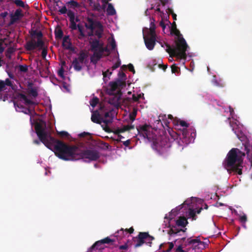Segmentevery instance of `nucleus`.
Here are the masks:
<instances>
[{
  "mask_svg": "<svg viewBox=\"0 0 252 252\" xmlns=\"http://www.w3.org/2000/svg\"><path fill=\"white\" fill-rule=\"evenodd\" d=\"M46 147L54 150L56 156L64 160H76L80 157L78 155V147L68 145L55 138H50V142Z\"/></svg>",
  "mask_w": 252,
  "mask_h": 252,
  "instance_id": "nucleus-1",
  "label": "nucleus"
},
{
  "mask_svg": "<svg viewBox=\"0 0 252 252\" xmlns=\"http://www.w3.org/2000/svg\"><path fill=\"white\" fill-rule=\"evenodd\" d=\"M178 131L175 132L173 129L169 128L168 129V133L171 137L172 142L177 143L175 140L180 138V139H184L187 137L188 135L187 129L185 128L182 129H177ZM154 145L156 147V150L160 155H167L168 149L172 146V141L166 136H162L160 137L159 141L154 142Z\"/></svg>",
  "mask_w": 252,
  "mask_h": 252,
  "instance_id": "nucleus-2",
  "label": "nucleus"
},
{
  "mask_svg": "<svg viewBox=\"0 0 252 252\" xmlns=\"http://www.w3.org/2000/svg\"><path fill=\"white\" fill-rule=\"evenodd\" d=\"M178 131L175 132L173 129L169 128L168 129V133L171 137L172 142L177 143L175 140L180 138V139H184L187 137L188 135L187 129L185 128L182 129H177ZM154 145L156 147V150L160 155H167L168 149L172 146V141L166 136H162L160 137L159 141L154 142Z\"/></svg>",
  "mask_w": 252,
  "mask_h": 252,
  "instance_id": "nucleus-3",
  "label": "nucleus"
},
{
  "mask_svg": "<svg viewBox=\"0 0 252 252\" xmlns=\"http://www.w3.org/2000/svg\"><path fill=\"white\" fill-rule=\"evenodd\" d=\"M246 153L238 148H232L228 153L224 161L225 168H229L232 171L241 175L243 168V159Z\"/></svg>",
  "mask_w": 252,
  "mask_h": 252,
  "instance_id": "nucleus-4",
  "label": "nucleus"
},
{
  "mask_svg": "<svg viewBox=\"0 0 252 252\" xmlns=\"http://www.w3.org/2000/svg\"><path fill=\"white\" fill-rule=\"evenodd\" d=\"M175 34L178 36V39L176 41V46L174 48H171L169 44L164 42V45L166 46V51L170 55V57H176L178 59H186V51L189 47L185 39L182 36L179 31L177 29Z\"/></svg>",
  "mask_w": 252,
  "mask_h": 252,
  "instance_id": "nucleus-5",
  "label": "nucleus"
},
{
  "mask_svg": "<svg viewBox=\"0 0 252 252\" xmlns=\"http://www.w3.org/2000/svg\"><path fill=\"white\" fill-rule=\"evenodd\" d=\"M30 33L32 38L26 42L25 46L26 50L31 51L36 48L42 49L44 46V42L42 40L43 36L42 32L37 30H32Z\"/></svg>",
  "mask_w": 252,
  "mask_h": 252,
  "instance_id": "nucleus-6",
  "label": "nucleus"
},
{
  "mask_svg": "<svg viewBox=\"0 0 252 252\" xmlns=\"http://www.w3.org/2000/svg\"><path fill=\"white\" fill-rule=\"evenodd\" d=\"M188 223V221L187 219L184 217H179L176 221L175 225H171L170 224L169 222H168L167 227L169 228V229L167 232L168 234L170 236L180 235V233L181 232L184 233L187 229L185 228V229H183L179 228V227H181L184 228Z\"/></svg>",
  "mask_w": 252,
  "mask_h": 252,
  "instance_id": "nucleus-7",
  "label": "nucleus"
},
{
  "mask_svg": "<svg viewBox=\"0 0 252 252\" xmlns=\"http://www.w3.org/2000/svg\"><path fill=\"white\" fill-rule=\"evenodd\" d=\"M46 123L43 121L36 122L35 124V130L40 141L46 146L50 142V138H54L45 130Z\"/></svg>",
  "mask_w": 252,
  "mask_h": 252,
  "instance_id": "nucleus-8",
  "label": "nucleus"
},
{
  "mask_svg": "<svg viewBox=\"0 0 252 252\" xmlns=\"http://www.w3.org/2000/svg\"><path fill=\"white\" fill-rule=\"evenodd\" d=\"M78 155L80 157L78 159H85V161L88 159V162L92 161H96L100 158L99 152L94 149H89L82 150L78 149Z\"/></svg>",
  "mask_w": 252,
  "mask_h": 252,
  "instance_id": "nucleus-9",
  "label": "nucleus"
},
{
  "mask_svg": "<svg viewBox=\"0 0 252 252\" xmlns=\"http://www.w3.org/2000/svg\"><path fill=\"white\" fill-rule=\"evenodd\" d=\"M91 45V49L92 51H96L98 54L102 57L104 52L108 51L107 47H104L103 44L99 42L98 39H94L92 41L90 42Z\"/></svg>",
  "mask_w": 252,
  "mask_h": 252,
  "instance_id": "nucleus-10",
  "label": "nucleus"
},
{
  "mask_svg": "<svg viewBox=\"0 0 252 252\" xmlns=\"http://www.w3.org/2000/svg\"><path fill=\"white\" fill-rule=\"evenodd\" d=\"M110 89L108 90V93L109 94L116 93L115 92L119 89L118 90H121L120 88L126 86L125 82L121 80V79H117L116 81L110 82L109 84Z\"/></svg>",
  "mask_w": 252,
  "mask_h": 252,
  "instance_id": "nucleus-11",
  "label": "nucleus"
},
{
  "mask_svg": "<svg viewBox=\"0 0 252 252\" xmlns=\"http://www.w3.org/2000/svg\"><path fill=\"white\" fill-rule=\"evenodd\" d=\"M134 125H126L123 126L121 127H118L115 130L114 133L118 135V139L116 140L117 143L122 142L123 141V139H125V137L122 136L121 133L125 132V131H129L131 129H134Z\"/></svg>",
  "mask_w": 252,
  "mask_h": 252,
  "instance_id": "nucleus-12",
  "label": "nucleus"
},
{
  "mask_svg": "<svg viewBox=\"0 0 252 252\" xmlns=\"http://www.w3.org/2000/svg\"><path fill=\"white\" fill-rule=\"evenodd\" d=\"M109 103L115 106H119L121 104L122 93L121 90H118L116 93L110 94Z\"/></svg>",
  "mask_w": 252,
  "mask_h": 252,
  "instance_id": "nucleus-13",
  "label": "nucleus"
},
{
  "mask_svg": "<svg viewBox=\"0 0 252 252\" xmlns=\"http://www.w3.org/2000/svg\"><path fill=\"white\" fill-rule=\"evenodd\" d=\"M150 127L148 125H144L140 126L137 127V130L138 134L140 136H143L144 138L149 139V136L150 134Z\"/></svg>",
  "mask_w": 252,
  "mask_h": 252,
  "instance_id": "nucleus-14",
  "label": "nucleus"
},
{
  "mask_svg": "<svg viewBox=\"0 0 252 252\" xmlns=\"http://www.w3.org/2000/svg\"><path fill=\"white\" fill-rule=\"evenodd\" d=\"M14 107L16 108V111L23 112L24 113L29 115L30 116V121L32 125L33 124L32 121V114L31 110L29 108H27L23 105H21L17 102H14Z\"/></svg>",
  "mask_w": 252,
  "mask_h": 252,
  "instance_id": "nucleus-15",
  "label": "nucleus"
},
{
  "mask_svg": "<svg viewBox=\"0 0 252 252\" xmlns=\"http://www.w3.org/2000/svg\"><path fill=\"white\" fill-rule=\"evenodd\" d=\"M143 38L147 48L149 50H153L156 44V36L154 35H150V37H148L144 35Z\"/></svg>",
  "mask_w": 252,
  "mask_h": 252,
  "instance_id": "nucleus-16",
  "label": "nucleus"
},
{
  "mask_svg": "<svg viewBox=\"0 0 252 252\" xmlns=\"http://www.w3.org/2000/svg\"><path fill=\"white\" fill-rule=\"evenodd\" d=\"M23 16V15L22 14V10L20 8L16 9L13 14H11L10 15V20L9 23V25L11 26L13 25Z\"/></svg>",
  "mask_w": 252,
  "mask_h": 252,
  "instance_id": "nucleus-17",
  "label": "nucleus"
},
{
  "mask_svg": "<svg viewBox=\"0 0 252 252\" xmlns=\"http://www.w3.org/2000/svg\"><path fill=\"white\" fill-rule=\"evenodd\" d=\"M100 23L99 21H97L91 17H88L87 18V23L85 24V27L90 30H94L96 27V23Z\"/></svg>",
  "mask_w": 252,
  "mask_h": 252,
  "instance_id": "nucleus-18",
  "label": "nucleus"
},
{
  "mask_svg": "<svg viewBox=\"0 0 252 252\" xmlns=\"http://www.w3.org/2000/svg\"><path fill=\"white\" fill-rule=\"evenodd\" d=\"M145 235L143 232H140L137 237L134 238L135 240V241H136V243L134 245L135 248L140 247L144 244V239L145 237L144 236Z\"/></svg>",
  "mask_w": 252,
  "mask_h": 252,
  "instance_id": "nucleus-19",
  "label": "nucleus"
},
{
  "mask_svg": "<svg viewBox=\"0 0 252 252\" xmlns=\"http://www.w3.org/2000/svg\"><path fill=\"white\" fill-rule=\"evenodd\" d=\"M91 120L94 123L98 124H101L103 123V118L101 117L97 110L93 112L91 116Z\"/></svg>",
  "mask_w": 252,
  "mask_h": 252,
  "instance_id": "nucleus-20",
  "label": "nucleus"
},
{
  "mask_svg": "<svg viewBox=\"0 0 252 252\" xmlns=\"http://www.w3.org/2000/svg\"><path fill=\"white\" fill-rule=\"evenodd\" d=\"M114 118V115L112 111H109L106 112L104 114V117L103 118V123H104L106 126L108 124L112 123Z\"/></svg>",
  "mask_w": 252,
  "mask_h": 252,
  "instance_id": "nucleus-21",
  "label": "nucleus"
},
{
  "mask_svg": "<svg viewBox=\"0 0 252 252\" xmlns=\"http://www.w3.org/2000/svg\"><path fill=\"white\" fill-rule=\"evenodd\" d=\"M121 64V61L119 60L111 67L112 71L114 70L120 66ZM112 74V71H110L109 69H107L106 71L103 72L102 74L103 76V79L105 81L106 78L108 75L110 76Z\"/></svg>",
  "mask_w": 252,
  "mask_h": 252,
  "instance_id": "nucleus-22",
  "label": "nucleus"
},
{
  "mask_svg": "<svg viewBox=\"0 0 252 252\" xmlns=\"http://www.w3.org/2000/svg\"><path fill=\"white\" fill-rule=\"evenodd\" d=\"M173 125L175 126V129H181L180 128H178L179 126L183 127V128H186L189 127V124H188L186 122L183 120H181L180 119L174 120L173 122Z\"/></svg>",
  "mask_w": 252,
  "mask_h": 252,
  "instance_id": "nucleus-23",
  "label": "nucleus"
},
{
  "mask_svg": "<svg viewBox=\"0 0 252 252\" xmlns=\"http://www.w3.org/2000/svg\"><path fill=\"white\" fill-rule=\"evenodd\" d=\"M6 86L11 87L12 89H14L11 81L7 78L5 81L0 80V92L5 89Z\"/></svg>",
  "mask_w": 252,
  "mask_h": 252,
  "instance_id": "nucleus-24",
  "label": "nucleus"
},
{
  "mask_svg": "<svg viewBox=\"0 0 252 252\" xmlns=\"http://www.w3.org/2000/svg\"><path fill=\"white\" fill-rule=\"evenodd\" d=\"M116 242L115 238H110L109 237H107L103 239L97 241L94 243V246L98 245V244H107L110 245H113V243Z\"/></svg>",
  "mask_w": 252,
  "mask_h": 252,
  "instance_id": "nucleus-25",
  "label": "nucleus"
},
{
  "mask_svg": "<svg viewBox=\"0 0 252 252\" xmlns=\"http://www.w3.org/2000/svg\"><path fill=\"white\" fill-rule=\"evenodd\" d=\"M63 46L67 50H73L72 44L70 41L69 37L68 35L65 36L63 40Z\"/></svg>",
  "mask_w": 252,
  "mask_h": 252,
  "instance_id": "nucleus-26",
  "label": "nucleus"
},
{
  "mask_svg": "<svg viewBox=\"0 0 252 252\" xmlns=\"http://www.w3.org/2000/svg\"><path fill=\"white\" fill-rule=\"evenodd\" d=\"M96 28L97 29L94 32V34L98 37L97 39L99 40L102 36L103 27L101 23H97Z\"/></svg>",
  "mask_w": 252,
  "mask_h": 252,
  "instance_id": "nucleus-27",
  "label": "nucleus"
},
{
  "mask_svg": "<svg viewBox=\"0 0 252 252\" xmlns=\"http://www.w3.org/2000/svg\"><path fill=\"white\" fill-rule=\"evenodd\" d=\"M66 5L68 9H75L80 7V4L74 0H71L66 2Z\"/></svg>",
  "mask_w": 252,
  "mask_h": 252,
  "instance_id": "nucleus-28",
  "label": "nucleus"
},
{
  "mask_svg": "<svg viewBox=\"0 0 252 252\" xmlns=\"http://www.w3.org/2000/svg\"><path fill=\"white\" fill-rule=\"evenodd\" d=\"M93 52V55L91 57V62L94 64H96L98 61L102 58L101 55L96 51H92Z\"/></svg>",
  "mask_w": 252,
  "mask_h": 252,
  "instance_id": "nucleus-29",
  "label": "nucleus"
},
{
  "mask_svg": "<svg viewBox=\"0 0 252 252\" xmlns=\"http://www.w3.org/2000/svg\"><path fill=\"white\" fill-rule=\"evenodd\" d=\"M77 59V58H75L72 63V64L75 70L77 71H80L82 69V64Z\"/></svg>",
  "mask_w": 252,
  "mask_h": 252,
  "instance_id": "nucleus-30",
  "label": "nucleus"
},
{
  "mask_svg": "<svg viewBox=\"0 0 252 252\" xmlns=\"http://www.w3.org/2000/svg\"><path fill=\"white\" fill-rule=\"evenodd\" d=\"M144 234L145 235L144 236L145 238L144 239V243H145L148 246L151 247L152 244V241L155 239V238L152 236L150 235L148 232H143Z\"/></svg>",
  "mask_w": 252,
  "mask_h": 252,
  "instance_id": "nucleus-31",
  "label": "nucleus"
},
{
  "mask_svg": "<svg viewBox=\"0 0 252 252\" xmlns=\"http://www.w3.org/2000/svg\"><path fill=\"white\" fill-rule=\"evenodd\" d=\"M126 236V233L124 232V228H121V229L118 230L117 232H116L115 233V236H114V237L116 238H115L116 240L117 239L118 241H119V240L122 239L123 238H124Z\"/></svg>",
  "mask_w": 252,
  "mask_h": 252,
  "instance_id": "nucleus-32",
  "label": "nucleus"
},
{
  "mask_svg": "<svg viewBox=\"0 0 252 252\" xmlns=\"http://www.w3.org/2000/svg\"><path fill=\"white\" fill-rule=\"evenodd\" d=\"M18 97L20 99H22L23 101H24L25 104L27 105H32L34 104V102L32 100L28 99L27 96L24 94H18Z\"/></svg>",
  "mask_w": 252,
  "mask_h": 252,
  "instance_id": "nucleus-33",
  "label": "nucleus"
},
{
  "mask_svg": "<svg viewBox=\"0 0 252 252\" xmlns=\"http://www.w3.org/2000/svg\"><path fill=\"white\" fill-rule=\"evenodd\" d=\"M32 83H29L28 85L29 93L34 97L38 95V93L36 89L32 88Z\"/></svg>",
  "mask_w": 252,
  "mask_h": 252,
  "instance_id": "nucleus-34",
  "label": "nucleus"
},
{
  "mask_svg": "<svg viewBox=\"0 0 252 252\" xmlns=\"http://www.w3.org/2000/svg\"><path fill=\"white\" fill-rule=\"evenodd\" d=\"M88 57L87 54L83 51H81L79 52L78 54V57L77 58V59H78V61L81 63H83L84 62V61Z\"/></svg>",
  "mask_w": 252,
  "mask_h": 252,
  "instance_id": "nucleus-35",
  "label": "nucleus"
},
{
  "mask_svg": "<svg viewBox=\"0 0 252 252\" xmlns=\"http://www.w3.org/2000/svg\"><path fill=\"white\" fill-rule=\"evenodd\" d=\"M187 243L189 245H192L193 246H196L199 244H201V241L198 238L191 239V238H189L187 239Z\"/></svg>",
  "mask_w": 252,
  "mask_h": 252,
  "instance_id": "nucleus-36",
  "label": "nucleus"
},
{
  "mask_svg": "<svg viewBox=\"0 0 252 252\" xmlns=\"http://www.w3.org/2000/svg\"><path fill=\"white\" fill-rule=\"evenodd\" d=\"M106 11L107 14L111 16L114 15L116 13L114 7L111 3L108 4V7L107 8Z\"/></svg>",
  "mask_w": 252,
  "mask_h": 252,
  "instance_id": "nucleus-37",
  "label": "nucleus"
},
{
  "mask_svg": "<svg viewBox=\"0 0 252 252\" xmlns=\"http://www.w3.org/2000/svg\"><path fill=\"white\" fill-rule=\"evenodd\" d=\"M79 32V34L78 35V38L80 39H83L84 37H85V34L84 32V29L82 25L80 24L77 25V28Z\"/></svg>",
  "mask_w": 252,
  "mask_h": 252,
  "instance_id": "nucleus-38",
  "label": "nucleus"
},
{
  "mask_svg": "<svg viewBox=\"0 0 252 252\" xmlns=\"http://www.w3.org/2000/svg\"><path fill=\"white\" fill-rule=\"evenodd\" d=\"M63 32L61 28H58L55 30V35L56 39H61L63 37Z\"/></svg>",
  "mask_w": 252,
  "mask_h": 252,
  "instance_id": "nucleus-39",
  "label": "nucleus"
},
{
  "mask_svg": "<svg viewBox=\"0 0 252 252\" xmlns=\"http://www.w3.org/2000/svg\"><path fill=\"white\" fill-rule=\"evenodd\" d=\"M188 216L189 218H191L192 220H196V212L194 209L189 208Z\"/></svg>",
  "mask_w": 252,
  "mask_h": 252,
  "instance_id": "nucleus-40",
  "label": "nucleus"
},
{
  "mask_svg": "<svg viewBox=\"0 0 252 252\" xmlns=\"http://www.w3.org/2000/svg\"><path fill=\"white\" fill-rule=\"evenodd\" d=\"M153 22H151V27L150 28V35L152 36H156L155 33V29H156V26L154 24L155 20L153 19Z\"/></svg>",
  "mask_w": 252,
  "mask_h": 252,
  "instance_id": "nucleus-41",
  "label": "nucleus"
},
{
  "mask_svg": "<svg viewBox=\"0 0 252 252\" xmlns=\"http://www.w3.org/2000/svg\"><path fill=\"white\" fill-rule=\"evenodd\" d=\"M99 102V99L97 97H93L90 101V105L94 107Z\"/></svg>",
  "mask_w": 252,
  "mask_h": 252,
  "instance_id": "nucleus-42",
  "label": "nucleus"
},
{
  "mask_svg": "<svg viewBox=\"0 0 252 252\" xmlns=\"http://www.w3.org/2000/svg\"><path fill=\"white\" fill-rule=\"evenodd\" d=\"M66 13L68 17L69 18V21L75 20V14L74 12L69 9Z\"/></svg>",
  "mask_w": 252,
  "mask_h": 252,
  "instance_id": "nucleus-43",
  "label": "nucleus"
},
{
  "mask_svg": "<svg viewBox=\"0 0 252 252\" xmlns=\"http://www.w3.org/2000/svg\"><path fill=\"white\" fill-rule=\"evenodd\" d=\"M13 3H15L17 6L24 7V2L21 0H14L13 1Z\"/></svg>",
  "mask_w": 252,
  "mask_h": 252,
  "instance_id": "nucleus-44",
  "label": "nucleus"
},
{
  "mask_svg": "<svg viewBox=\"0 0 252 252\" xmlns=\"http://www.w3.org/2000/svg\"><path fill=\"white\" fill-rule=\"evenodd\" d=\"M18 67L19 70L22 72H27L28 70V66L26 64L20 65Z\"/></svg>",
  "mask_w": 252,
  "mask_h": 252,
  "instance_id": "nucleus-45",
  "label": "nucleus"
},
{
  "mask_svg": "<svg viewBox=\"0 0 252 252\" xmlns=\"http://www.w3.org/2000/svg\"><path fill=\"white\" fill-rule=\"evenodd\" d=\"M143 96H144L143 94H138L137 95H136L135 94H133L132 96V98L134 101L137 102L139 100V99L140 98H141Z\"/></svg>",
  "mask_w": 252,
  "mask_h": 252,
  "instance_id": "nucleus-46",
  "label": "nucleus"
},
{
  "mask_svg": "<svg viewBox=\"0 0 252 252\" xmlns=\"http://www.w3.org/2000/svg\"><path fill=\"white\" fill-rule=\"evenodd\" d=\"M70 24L69 28L71 30H75L77 28V25L75 22V20L70 21Z\"/></svg>",
  "mask_w": 252,
  "mask_h": 252,
  "instance_id": "nucleus-47",
  "label": "nucleus"
},
{
  "mask_svg": "<svg viewBox=\"0 0 252 252\" xmlns=\"http://www.w3.org/2000/svg\"><path fill=\"white\" fill-rule=\"evenodd\" d=\"M137 114V111L136 110H134L132 113L129 114V119L132 121H134L135 119V117Z\"/></svg>",
  "mask_w": 252,
  "mask_h": 252,
  "instance_id": "nucleus-48",
  "label": "nucleus"
},
{
  "mask_svg": "<svg viewBox=\"0 0 252 252\" xmlns=\"http://www.w3.org/2000/svg\"><path fill=\"white\" fill-rule=\"evenodd\" d=\"M39 50H41V49H39L38 48ZM47 54V50L46 48H44V46L42 48V53H41V56L43 59H45L46 57Z\"/></svg>",
  "mask_w": 252,
  "mask_h": 252,
  "instance_id": "nucleus-49",
  "label": "nucleus"
},
{
  "mask_svg": "<svg viewBox=\"0 0 252 252\" xmlns=\"http://www.w3.org/2000/svg\"><path fill=\"white\" fill-rule=\"evenodd\" d=\"M171 71L173 73H178L180 71V68L174 64L171 66Z\"/></svg>",
  "mask_w": 252,
  "mask_h": 252,
  "instance_id": "nucleus-50",
  "label": "nucleus"
},
{
  "mask_svg": "<svg viewBox=\"0 0 252 252\" xmlns=\"http://www.w3.org/2000/svg\"><path fill=\"white\" fill-rule=\"evenodd\" d=\"M66 7V5L63 6L61 8H60V9L59 10V12L60 13V14H64L66 13L68 11Z\"/></svg>",
  "mask_w": 252,
  "mask_h": 252,
  "instance_id": "nucleus-51",
  "label": "nucleus"
},
{
  "mask_svg": "<svg viewBox=\"0 0 252 252\" xmlns=\"http://www.w3.org/2000/svg\"><path fill=\"white\" fill-rule=\"evenodd\" d=\"M122 143H123V145L126 147H128L129 149H131L132 148L131 147H129V145H130V143H131L130 139H128V140H126V141H123L122 142Z\"/></svg>",
  "mask_w": 252,
  "mask_h": 252,
  "instance_id": "nucleus-52",
  "label": "nucleus"
},
{
  "mask_svg": "<svg viewBox=\"0 0 252 252\" xmlns=\"http://www.w3.org/2000/svg\"><path fill=\"white\" fill-rule=\"evenodd\" d=\"M118 76L119 78L118 79H121V80L124 81V80L126 79V75L125 73L122 71H120L118 73Z\"/></svg>",
  "mask_w": 252,
  "mask_h": 252,
  "instance_id": "nucleus-53",
  "label": "nucleus"
},
{
  "mask_svg": "<svg viewBox=\"0 0 252 252\" xmlns=\"http://www.w3.org/2000/svg\"><path fill=\"white\" fill-rule=\"evenodd\" d=\"M134 228H133V227H130L129 229H127V228H126L125 229H124V232H125L126 233V235H127L128 233L129 234H132L134 232Z\"/></svg>",
  "mask_w": 252,
  "mask_h": 252,
  "instance_id": "nucleus-54",
  "label": "nucleus"
},
{
  "mask_svg": "<svg viewBox=\"0 0 252 252\" xmlns=\"http://www.w3.org/2000/svg\"><path fill=\"white\" fill-rule=\"evenodd\" d=\"M102 244H98V245L94 246V243L91 247V249H94L95 248L96 249H97V250H101V249H103V248L102 247Z\"/></svg>",
  "mask_w": 252,
  "mask_h": 252,
  "instance_id": "nucleus-55",
  "label": "nucleus"
},
{
  "mask_svg": "<svg viewBox=\"0 0 252 252\" xmlns=\"http://www.w3.org/2000/svg\"><path fill=\"white\" fill-rule=\"evenodd\" d=\"M159 118H161V119L163 120V121H164L165 120V122H164V124L169 127V126H168V124H169V122H168L167 120H166V116L165 115H159Z\"/></svg>",
  "mask_w": 252,
  "mask_h": 252,
  "instance_id": "nucleus-56",
  "label": "nucleus"
},
{
  "mask_svg": "<svg viewBox=\"0 0 252 252\" xmlns=\"http://www.w3.org/2000/svg\"><path fill=\"white\" fill-rule=\"evenodd\" d=\"M168 244L169 248L166 251H163L164 252H171L172 249L173 248L174 245L173 242H169Z\"/></svg>",
  "mask_w": 252,
  "mask_h": 252,
  "instance_id": "nucleus-57",
  "label": "nucleus"
},
{
  "mask_svg": "<svg viewBox=\"0 0 252 252\" xmlns=\"http://www.w3.org/2000/svg\"><path fill=\"white\" fill-rule=\"evenodd\" d=\"M64 69L63 67H61V68L58 71V75L60 76L62 78H64Z\"/></svg>",
  "mask_w": 252,
  "mask_h": 252,
  "instance_id": "nucleus-58",
  "label": "nucleus"
},
{
  "mask_svg": "<svg viewBox=\"0 0 252 252\" xmlns=\"http://www.w3.org/2000/svg\"><path fill=\"white\" fill-rule=\"evenodd\" d=\"M240 220L242 223H245L247 220V216L245 215L241 216L240 218Z\"/></svg>",
  "mask_w": 252,
  "mask_h": 252,
  "instance_id": "nucleus-59",
  "label": "nucleus"
},
{
  "mask_svg": "<svg viewBox=\"0 0 252 252\" xmlns=\"http://www.w3.org/2000/svg\"><path fill=\"white\" fill-rule=\"evenodd\" d=\"M127 67L130 71L132 72L133 73H135V70L134 68V66L131 63L128 64L127 65Z\"/></svg>",
  "mask_w": 252,
  "mask_h": 252,
  "instance_id": "nucleus-60",
  "label": "nucleus"
},
{
  "mask_svg": "<svg viewBox=\"0 0 252 252\" xmlns=\"http://www.w3.org/2000/svg\"><path fill=\"white\" fill-rule=\"evenodd\" d=\"M59 134L62 137H67L68 136V133L64 131H60L59 132Z\"/></svg>",
  "mask_w": 252,
  "mask_h": 252,
  "instance_id": "nucleus-61",
  "label": "nucleus"
},
{
  "mask_svg": "<svg viewBox=\"0 0 252 252\" xmlns=\"http://www.w3.org/2000/svg\"><path fill=\"white\" fill-rule=\"evenodd\" d=\"M166 24L163 21V19L162 18V20L159 22V26L162 28L163 30H164V29L166 28Z\"/></svg>",
  "mask_w": 252,
  "mask_h": 252,
  "instance_id": "nucleus-62",
  "label": "nucleus"
},
{
  "mask_svg": "<svg viewBox=\"0 0 252 252\" xmlns=\"http://www.w3.org/2000/svg\"><path fill=\"white\" fill-rule=\"evenodd\" d=\"M90 134L87 132H83L81 133H80L78 135L80 137H85L86 136L88 135L89 136Z\"/></svg>",
  "mask_w": 252,
  "mask_h": 252,
  "instance_id": "nucleus-63",
  "label": "nucleus"
},
{
  "mask_svg": "<svg viewBox=\"0 0 252 252\" xmlns=\"http://www.w3.org/2000/svg\"><path fill=\"white\" fill-rule=\"evenodd\" d=\"M176 252H186L184 250H183L182 246L180 245L178 247V248L176 249Z\"/></svg>",
  "mask_w": 252,
  "mask_h": 252,
  "instance_id": "nucleus-64",
  "label": "nucleus"
}]
</instances>
